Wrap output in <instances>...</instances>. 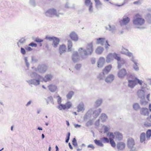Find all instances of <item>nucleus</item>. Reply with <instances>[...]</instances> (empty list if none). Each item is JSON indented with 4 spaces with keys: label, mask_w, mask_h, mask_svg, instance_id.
<instances>
[{
    "label": "nucleus",
    "mask_w": 151,
    "mask_h": 151,
    "mask_svg": "<svg viewBox=\"0 0 151 151\" xmlns=\"http://www.w3.org/2000/svg\"><path fill=\"white\" fill-rule=\"evenodd\" d=\"M130 18L128 17H126L122 20L120 22L123 24H126L130 21Z\"/></svg>",
    "instance_id": "19"
},
{
    "label": "nucleus",
    "mask_w": 151,
    "mask_h": 151,
    "mask_svg": "<svg viewBox=\"0 0 151 151\" xmlns=\"http://www.w3.org/2000/svg\"><path fill=\"white\" fill-rule=\"evenodd\" d=\"M144 127H149L151 126V123L145 122L144 124Z\"/></svg>",
    "instance_id": "44"
},
{
    "label": "nucleus",
    "mask_w": 151,
    "mask_h": 151,
    "mask_svg": "<svg viewBox=\"0 0 151 151\" xmlns=\"http://www.w3.org/2000/svg\"><path fill=\"white\" fill-rule=\"evenodd\" d=\"M105 39L103 38H99L97 39V43L98 44H103L104 42L105 41Z\"/></svg>",
    "instance_id": "26"
},
{
    "label": "nucleus",
    "mask_w": 151,
    "mask_h": 151,
    "mask_svg": "<svg viewBox=\"0 0 151 151\" xmlns=\"http://www.w3.org/2000/svg\"><path fill=\"white\" fill-rule=\"evenodd\" d=\"M127 146L130 151H135L136 148L134 147L135 142L134 139L132 138H128L127 140Z\"/></svg>",
    "instance_id": "4"
},
{
    "label": "nucleus",
    "mask_w": 151,
    "mask_h": 151,
    "mask_svg": "<svg viewBox=\"0 0 151 151\" xmlns=\"http://www.w3.org/2000/svg\"><path fill=\"white\" fill-rule=\"evenodd\" d=\"M139 1H137L134 2L133 3L134 4H139Z\"/></svg>",
    "instance_id": "58"
},
{
    "label": "nucleus",
    "mask_w": 151,
    "mask_h": 151,
    "mask_svg": "<svg viewBox=\"0 0 151 151\" xmlns=\"http://www.w3.org/2000/svg\"><path fill=\"white\" fill-rule=\"evenodd\" d=\"M133 22L135 25L141 26L145 23V20L141 15L139 14H137L135 15Z\"/></svg>",
    "instance_id": "2"
},
{
    "label": "nucleus",
    "mask_w": 151,
    "mask_h": 151,
    "mask_svg": "<svg viewBox=\"0 0 151 151\" xmlns=\"http://www.w3.org/2000/svg\"><path fill=\"white\" fill-rule=\"evenodd\" d=\"M69 145L70 148L71 149H72L73 148H72V147L71 146V145H70V143H69Z\"/></svg>",
    "instance_id": "63"
},
{
    "label": "nucleus",
    "mask_w": 151,
    "mask_h": 151,
    "mask_svg": "<svg viewBox=\"0 0 151 151\" xmlns=\"http://www.w3.org/2000/svg\"><path fill=\"white\" fill-rule=\"evenodd\" d=\"M114 79V76L113 75H109L106 78L105 81L107 83L111 82Z\"/></svg>",
    "instance_id": "18"
},
{
    "label": "nucleus",
    "mask_w": 151,
    "mask_h": 151,
    "mask_svg": "<svg viewBox=\"0 0 151 151\" xmlns=\"http://www.w3.org/2000/svg\"><path fill=\"white\" fill-rule=\"evenodd\" d=\"M31 103V101H29L28 103H27V104H26V106H28V105H29Z\"/></svg>",
    "instance_id": "61"
},
{
    "label": "nucleus",
    "mask_w": 151,
    "mask_h": 151,
    "mask_svg": "<svg viewBox=\"0 0 151 151\" xmlns=\"http://www.w3.org/2000/svg\"><path fill=\"white\" fill-rule=\"evenodd\" d=\"M56 151H58V148L57 145L56 146Z\"/></svg>",
    "instance_id": "64"
},
{
    "label": "nucleus",
    "mask_w": 151,
    "mask_h": 151,
    "mask_svg": "<svg viewBox=\"0 0 151 151\" xmlns=\"http://www.w3.org/2000/svg\"><path fill=\"white\" fill-rule=\"evenodd\" d=\"M21 52L22 53L23 55H24L26 53V52H25V50L23 48H22V47H21Z\"/></svg>",
    "instance_id": "49"
},
{
    "label": "nucleus",
    "mask_w": 151,
    "mask_h": 151,
    "mask_svg": "<svg viewBox=\"0 0 151 151\" xmlns=\"http://www.w3.org/2000/svg\"><path fill=\"white\" fill-rule=\"evenodd\" d=\"M78 111H81L84 110L83 106L79 105L78 106Z\"/></svg>",
    "instance_id": "41"
},
{
    "label": "nucleus",
    "mask_w": 151,
    "mask_h": 151,
    "mask_svg": "<svg viewBox=\"0 0 151 151\" xmlns=\"http://www.w3.org/2000/svg\"><path fill=\"white\" fill-rule=\"evenodd\" d=\"M150 94H148L147 96V98L148 101H149V98H150Z\"/></svg>",
    "instance_id": "56"
},
{
    "label": "nucleus",
    "mask_w": 151,
    "mask_h": 151,
    "mask_svg": "<svg viewBox=\"0 0 151 151\" xmlns=\"http://www.w3.org/2000/svg\"><path fill=\"white\" fill-rule=\"evenodd\" d=\"M115 137L116 139L118 140H120L123 138L122 134L119 132H116L114 133Z\"/></svg>",
    "instance_id": "17"
},
{
    "label": "nucleus",
    "mask_w": 151,
    "mask_h": 151,
    "mask_svg": "<svg viewBox=\"0 0 151 151\" xmlns=\"http://www.w3.org/2000/svg\"><path fill=\"white\" fill-rule=\"evenodd\" d=\"M47 69V67L45 65H42L39 66L37 68L38 71L41 73H43L45 72Z\"/></svg>",
    "instance_id": "12"
},
{
    "label": "nucleus",
    "mask_w": 151,
    "mask_h": 151,
    "mask_svg": "<svg viewBox=\"0 0 151 151\" xmlns=\"http://www.w3.org/2000/svg\"><path fill=\"white\" fill-rule=\"evenodd\" d=\"M70 132H68V133L66 137V142L68 143L70 137Z\"/></svg>",
    "instance_id": "43"
},
{
    "label": "nucleus",
    "mask_w": 151,
    "mask_h": 151,
    "mask_svg": "<svg viewBox=\"0 0 151 151\" xmlns=\"http://www.w3.org/2000/svg\"><path fill=\"white\" fill-rule=\"evenodd\" d=\"M75 127L76 128L79 127H81V126L78 124H76L75 125Z\"/></svg>",
    "instance_id": "57"
},
{
    "label": "nucleus",
    "mask_w": 151,
    "mask_h": 151,
    "mask_svg": "<svg viewBox=\"0 0 151 151\" xmlns=\"http://www.w3.org/2000/svg\"><path fill=\"white\" fill-rule=\"evenodd\" d=\"M36 76H38L37 77L39 79L36 80V82L34 83V84L35 85H39L40 84V81L39 80L41 78V76L40 75H37Z\"/></svg>",
    "instance_id": "33"
},
{
    "label": "nucleus",
    "mask_w": 151,
    "mask_h": 151,
    "mask_svg": "<svg viewBox=\"0 0 151 151\" xmlns=\"http://www.w3.org/2000/svg\"><path fill=\"white\" fill-rule=\"evenodd\" d=\"M57 97L58 98L57 101L58 103L59 104H61L62 102L61 97L59 95Z\"/></svg>",
    "instance_id": "40"
},
{
    "label": "nucleus",
    "mask_w": 151,
    "mask_h": 151,
    "mask_svg": "<svg viewBox=\"0 0 151 151\" xmlns=\"http://www.w3.org/2000/svg\"><path fill=\"white\" fill-rule=\"evenodd\" d=\"M115 59L118 61H120L121 60L120 58L118 55L115 53H110L107 56L106 58V61L107 63H110L111 61Z\"/></svg>",
    "instance_id": "3"
},
{
    "label": "nucleus",
    "mask_w": 151,
    "mask_h": 151,
    "mask_svg": "<svg viewBox=\"0 0 151 151\" xmlns=\"http://www.w3.org/2000/svg\"><path fill=\"white\" fill-rule=\"evenodd\" d=\"M103 50V48L101 47H99L96 49V52L98 54H101Z\"/></svg>",
    "instance_id": "25"
},
{
    "label": "nucleus",
    "mask_w": 151,
    "mask_h": 151,
    "mask_svg": "<svg viewBox=\"0 0 151 151\" xmlns=\"http://www.w3.org/2000/svg\"><path fill=\"white\" fill-rule=\"evenodd\" d=\"M74 94V92L73 91H70L67 94L66 96L68 99H70Z\"/></svg>",
    "instance_id": "29"
},
{
    "label": "nucleus",
    "mask_w": 151,
    "mask_h": 151,
    "mask_svg": "<svg viewBox=\"0 0 151 151\" xmlns=\"http://www.w3.org/2000/svg\"><path fill=\"white\" fill-rule=\"evenodd\" d=\"M73 144L75 146L77 145V142L76 139L75 138H74L73 139V140L72 141Z\"/></svg>",
    "instance_id": "48"
},
{
    "label": "nucleus",
    "mask_w": 151,
    "mask_h": 151,
    "mask_svg": "<svg viewBox=\"0 0 151 151\" xmlns=\"http://www.w3.org/2000/svg\"><path fill=\"white\" fill-rule=\"evenodd\" d=\"M48 87L49 90L52 92H54L57 89V86L55 85L51 84L49 85Z\"/></svg>",
    "instance_id": "15"
},
{
    "label": "nucleus",
    "mask_w": 151,
    "mask_h": 151,
    "mask_svg": "<svg viewBox=\"0 0 151 151\" xmlns=\"http://www.w3.org/2000/svg\"><path fill=\"white\" fill-rule=\"evenodd\" d=\"M149 109L150 111H151V104H150L149 105Z\"/></svg>",
    "instance_id": "60"
},
{
    "label": "nucleus",
    "mask_w": 151,
    "mask_h": 151,
    "mask_svg": "<svg viewBox=\"0 0 151 151\" xmlns=\"http://www.w3.org/2000/svg\"><path fill=\"white\" fill-rule=\"evenodd\" d=\"M91 63H92V64H94L95 63V60L94 59H92L91 60Z\"/></svg>",
    "instance_id": "59"
},
{
    "label": "nucleus",
    "mask_w": 151,
    "mask_h": 151,
    "mask_svg": "<svg viewBox=\"0 0 151 151\" xmlns=\"http://www.w3.org/2000/svg\"><path fill=\"white\" fill-rule=\"evenodd\" d=\"M52 76L51 74H47L45 75L43 78L44 81L45 82L50 81L52 78Z\"/></svg>",
    "instance_id": "20"
},
{
    "label": "nucleus",
    "mask_w": 151,
    "mask_h": 151,
    "mask_svg": "<svg viewBox=\"0 0 151 151\" xmlns=\"http://www.w3.org/2000/svg\"><path fill=\"white\" fill-rule=\"evenodd\" d=\"M110 142L111 146L113 147H115L116 146V144L113 139H110L109 140Z\"/></svg>",
    "instance_id": "35"
},
{
    "label": "nucleus",
    "mask_w": 151,
    "mask_h": 151,
    "mask_svg": "<svg viewBox=\"0 0 151 151\" xmlns=\"http://www.w3.org/2000/svg\"><path fill=\"white\" fill-rule=\"evenodd\" d=\"M147 103V102H145L144 101H142L141 102V105H143L145 104H146Z\"/></svg>",
    "instance_id": "54"
},
{
    "label": "nucleus",
    "mask_w": 151,
    "mask_h": 151,
    "mask_svg": "<svg viewBox=\"0 0 151 151\" xmlns=\"http://www.w3.org/2000/svg\"><path fill=\"white\" fill-rule=\"evenodd\" d=\"M81 66V65L80 64H77L76 65V69H78V68H80Z\"/></svg>",
    "instance_id": "53"
},
{
    "label": "nucleus",
    "mask_w": 151,
    "mask_h": 151,
    "mask_svg": "<svg viewBox=\"0 0 151 151\" xmlns=\"http://www.w3.org/2000/svg\"><path fill=\"white\" fill-rule=\"evenodd\" d=\"M109 130V129L108 128L106 127H104V132H106L108 131Z\"/></svg>",
    "instance_id": "50"
},
{
    "label": "nucleus",
    "mask_w": 151,
    "mask_h": 151,
    "mask_svg": "<svg viewBox=\"0 0 151 151\" xmlns=\"http://www.w3.org/2000/svg\"><path fill=\"white\" fill-rule=\"evenodd\" d=\"M127 74V70L125 69H122L119 70L118 73V77L120 78H124Z\"/></svg>",
    "instance_id": "8"
},
{
    "label": "nucleus",
    "mask_w": 151,
    "mask_h": 151,
    "mask_svg": "<svg viewBox=\"0 0 151 151\" xmlns=\"http://www.w3.org/2000/svg\"><path fill=\"white\" fill-rule=\"evenodd\" d=\"M91 3H92L90 0H85V4L87 6L91 5Z\"/></svg>",
    "instance_id": "38"
},
{
    "label": "nucleus",
    "mask_w": 151,
    "mask_h": 151,
    "mask_svg": "<svg viewBox=\"0 0 151 151\" xmlns=\"http://www.w3.org/2000/svg\"><path fill=\"white\" fill-rule=\"evenodd\" d=\"M105 62V58L102 57L100 58L97 63L98 67L99 68L102 67L104 64Z\"/></svg>",
    "instance_id": "11"
},
{
    "label": "nucleus",
    "mask_w": 151,
    "mask_h": 151,
    "mask_svg": "<svg viewBox=\"0 0 151 151\" xmlns=\"http://www.w3.org/2000/svg\"><path fill=\"white\" fill-rule=\"evenodd\" d=\"M112 68V66L111 65H109L106 66L103 70V73H108L111 70Z\"/></svg>",
    "instance_id": "13"
},
{
    "label": "nucleus",
    "mask_w": 151,
    "mask_h": 151,
    "mask_svg": "<svg viewBox=\"0 0 151 151\" xmlns=\"http://www.w3.org/2000/svg\"><path fill=\"white\" fill-rule=\"evenodd\" d=\"M107 118V116L106 114H102L101 115L100 119L102 122L105 121Z\"/></svg>",
    "instance_id": "24"
},
{
    "label": "nucleus",
    "mask_w": 151,
    "mask_h": 151,
    "mask_svg": "<svg viewBox=\"0 0 151 151\" xmlns=\"http://www.w3.org/2000/svg\"><path fill=\"white\" fill-rule=\"evenodd\" d=\"M95 143L97 145L100 146H102L103 144L99 140L95 139L94 140Z\"/></svg>",
    "instance_id": "31"
},
{
    "label": "nucleus",
    "mask_w": 151,
    "mask_h": 151,
    "mask_svg": "<svg viewBox=\"0 0 151 151\" xmlns=\"http://www.w3.org/2000/svg\"><path fill=\"white\" fill-rule=\"evenodd\" d=\"M145 134L144 132L141 133L140 136V141L141 142H143L145 140Z\"/></svg>",
    "instance_id": "23"
},
{
    "label": "nucleus",
    "mask_w": 151,
    "mask_h": 151,
    "mask_svg": "<svg viewBox=\"0 0 151 151\" xmlns=\"http://www.w3.org/2000/svg\"><path fill=\"white\" fill-rule=\"evenodd\" d=\"M29 45L32 47H36L37 46V44L36 43H34L33 42L31 43Z\"/></svg>",
    "instance_id": "46"
},
{
    "label": "nucleus",
    "mask_w": 151,
    "mask_h": 151,
    "mask_svg": "<svg viewBox=\"0 0 151 151\" xmlns=\"http://www.w3.org/2000/svg\"><path fill=\"white\" fill-rule=\"evenodd\" d=\"M72 106V104L70 101L67 102L65 104H60L58 106V108L60 110H65L70 109Z\"/></svg>",
    "instance_id": "5"
},
{
    "label": "nucleus",
    "mask_w": 151,
    "mask_h": 151,
    "mask_svg": "<svg viewBox=\"0 0 151 151\" xmlns=\"http://www.w3.org/2000/svg\"><path fill=\"white\" fill-rule=\"evenodd\" d=\"M94 1L96 3V6L98 8L101 7L102 4L99 0H94Z\"/></svg>",
    "instance_id": "28"
},
{
    "label": "nucleus",
    "mask_w": 151,
    "mask_h": 151,
    "mask_svg": "<svg viewBox=\"0 0 151 151\" xmlns=\"http://www.w3.org/2000/svg\"><path fill=\"white\" fill-rule=\"evenodd\" d=\"M133 107L134 109L137 110L140 108V106L137 104H135L133 106Z\"/></svg>",
    "instance_id": "34"
},
{
    "label": "nucleus",
    "mask_w": 151,
    "mask_h": 151,
    "mask_svg": "<svg viewBox=\"0 0 151 151\" xmlns=\"http://www.w3.org/2000/svg\"><path fill=\"white\" fill-rule=\"evenodd\" d=\"M66 122L67 125H68V126H69L70 125V124H69V123L68 121H66Z\"/></svg>",
    "instance_id": "62"
},
{
    "label": "nucleus",
    "mask_w": 151,
    "mask_h": 151,
    "mask_svg": "<svg viewBox=\"0 0 151 151\" xmlns=\"http://www.w3.org/2000/svg\"><path fill=\"white\" fill-rule=\"evenodd\" d=\"M129 78H131V80H128V86L131 88H133L136 85L137 83L140 85H142V81L141 80L138 79L134 76L130 75L128 77Z\"/></svg>",
    "instance_id": "1"
},
{
    "label": "nucleus",
    "mask_w": 151,
    "mask_h": 151,
    "mask_svg": "<svg viewBox=\"0 0 151 151\" xmlns=\"http://www.w3.org/2000/svg\"><path fill=\"white\" fill-rule=\"evenodd\" d=\"M72 47V43L70 41H68V50L70 51L71 50Z\"/></svg>",
    "instance_id": "27"
},
{
    "label": "nucleus",
    "mask_w": 151,
    "mask_h": 151,
    "mask_svg": "<svg viewBox=\"0 0 151 151\" xmlns=\"http://www.w3.org/2000/svg\"><path fill=\"white\" fill-rule=\"evenodd\" d=\"M101 140L104 143H106V142L109 143V139L106 137H104L103 138L101 139Z\"/></svg>",
    "instance_id": "37"
},
{
    "label": "nucleus",
    "mask_w": 151,
    "mask_h": 151,
    "mask_svg": "<svg viewBox=\"0 0 151 151\" xmlns=\"http://www.w3.org/2000/svg\"><path fill=\"white\" fill-rule=\"evenodd\" d=\"M69 36L70 39L73 40L77 41L78 38L77 35L74 32H72L70 34Z\"/></svg>",
    "instance_id": "9"
},
{
    "label": "nucleus",
    "mask_w": 151,
    "mask_h": 151,
    "mask_svg": "<svg viewBox=\"0 0 151 151\" xmlns=\"http://www.w3.org/2000/svg\"><path fill=\"white\" fill-rule=\"evenodd\" d=\"M102 103V100L101 99L97 100L96 102V105L97 106H99Z\"/></svg>",
    "instance_id": "42"
},
{
    "label": "nucleus",
    "mask_w": 151,
    "mask_h": 151,
    "mask_svg": "<svg viewBox=\"0 0 151 151\" xmlns=\"http://www.w3.org/2000/svg\"><path fill=\"white\" fill-rule=\"evenodd\" d=\"M107 135L109 136V140L110 139H113L115 137V135H114L113 133L112 132L109 133Z\"/></svg>",
    "instance_id": "30"
},
{
    "label": "nucleus",
    "mask_w": 151,
    "mask_h": 151,
    "mask_svg": "<svg viewBox=\"0 0 151 151\" xmlns=\"http://www.w3.org/2000/svg\"><path fill=\"white\" fill-rule=\"evenodd\" d=\"M134 63L135 64L134 66L133 67L134 69L136 70H139V68L137 66V63L136 61H134Z\"/></svg>",
    "instance_id": "36"
},
{
    "label": "nucleus",
    "mask_w": 151,
    "mask_h": 151,
    "mask_svg": "<svg viewBox=\"0 0 151 151\" xmlns=\"http://www.w3.org/2000/svg\"><path fill=\"white\" fill-rule=\"evenodd\" d=\"M146 138L149 139L151 136V129L148 130L146 132Z\"/></svg>",
    "instance_id": "32"
},
{
    "label": "nucleus",
    "mask_w": 151,
    "mask_h": 151,
    "mask_svg": "<svg viewBox=\"0 0 151 151\" xmlns=\"http://www.w3.org/2000/svg\"><path fill=\"white\" fill-rule=\"evenodd\" d=\"M117 147L119 150H122L124 149L125 147V144L123 142H120L117 144Z\"/></svg>",
    "instance_id": "14"
},
{
    "label": "nucleus",
    "mask_w": 151,
    "mask_h": 151,
    "mask_svg": "<svg viewBox=\"0 0 151 151\" xmlns=\"http://www.w3.org/2000/svg\"><path fill=\"white\" fill-rule=\"evenodd\" d=\"M46 13L51 15H57V12L56 10L54 9H50L48 10L46 12Z\"/></svg>",
    "instance_id": "16"
},
{
    "label": "nucleus",
    "mask_w": 151,
    "mask_h": 151,
    "mask_svg": "<svg viewBox=\"0 0 151 151\" xmlns=\"http://www.w3.org/2000/svg\"><path fill=\"white\" fill-rule=\"evenodd\" d=\"M127 55L129 57L131 56L132 55V54L129 52H127Z\"/></svg>",
    "instance_id": "55"
},
{
    "label": "nucleus",
    "mask_w": 151,
    "mask_h": 151,
    "mask_svg": "<svg viewBox=\"0 0 151 151\" xmlns=\"http://www.w3.org/2000/svg\"><path fill=\"white\" fill-rule=\"evenodd\" d=\"M88 147H90L92 148V149H93L94 148V147L93 146V145L92 144H90L88 145Z\"/></svg>",
    "instance_id": "52"
},
{
    "label": "nucleus",
    "mask_w": 151,
    "mask_h": 151,
    "mask_svg": "<svg viewBox=\"0 0 151 151\" xmlns=\"http://www.w3.org/2000/svg\"><path fill=\"white\" fill-rule=\"evenodd\" d=\"M84 52L85 55H91L93 52V44L92 43L88 44L86 50H84Z\"/></svg>",
    "instance_id": "6"
},
{
    "label": "nucleus",
    "mask_w": 151,
    "mask_h": 151,
    "mask_svg": "<svg viewBox=\"0 0 151 151\" xmlns=\"http://www.w3.org/2000/svg\"><path fill=\"white\" fill-rule=\"evenodd\" d=\"M79 58L78 53L76 52L74 53L72 56V60L73 61L75 62H76Z\"/></svg>",
    "instance_id": "22"
},
{
    "label": "nucleus",
    "mask_w": 151,
    "mask_h": 151,
    "mask_svg": "<svg viewBox=\"0 0 151 151\" xmlns=\"http://www.w3.org/2000/svg\"><path fill=\"white\" fill-rule=\"evenodd\" d=\"M66 50V47L65 45H63L60 46L59 50L61 54L65 52Z\"/></svg>",
    "instance_id": "21"
},
{
    "label": "nucleus",
    "mask_w": 151,
    "mask_h": 151,
    "mask_svg": "<svg viewBox=\"0 0 151 151\" xmlns=\"http://www.w3.org/2000/svg\"><path fill=\"white\" fill-rule=\"evenodd\" d=\"M140 113L145 116H148L150 114L148 109L145 108H142L140 109Z\"/></svg>",
    "instance_id": "10"
},
{
    "label": "nucleus",
    "mask_w": 151,
    "mask_h": 151,
    "mask_svg": "<svg viewBox=\"0 0 151 151\" xmlns=\"http://www.w3.org/2000/svg\"><path fill=\"white\" fill-rule=\"evenodd\" d=\"M125 62L124 60H122L121 61V63H118V68H120L121 67L122 65L125 64Z\"/></svg>",
    "instance_id": "39"
},
{
    "label": "nucleus",
    "mask_w": 151,
    "mask_h": 151,
    "mask_svg": "<svg viewBox=\"0 0 151 151\" xmlns=\"http://www.w3.org/2000/svg\"><path fill=\"white\" fill-rule=\"evenodd\" d=\"M25 49L26 50L28 51H31L32 50V49L29 47H27L25 48Z\"/></svg>",
    "instance_id": "51"
},
{
    "label": "nucleus",
    "mask_w": 151,
    "mask_h": 151,
    "mask_svg": "<svg viewBox=\"0 0 151 151\" xmlns=\"http://www.w3.org/2000/svg\"><path fill=\"white\" fill-rule=\"evenodd\" d=\"M35 42H41L43 41V40L41 39L36 38L35 40Z\"/></svg>",
    "instance_id": "47"
},
{
    "label": "nucleus",
    "mask_w": 151,
    "mask_h": 151,
    "mask_svg": "<svg viewBox=\"0 0 151 151\" xmlns=\"http://www.w3.org/2000/svg\"><path fill=\"white\" fill-rule=\"evenodd\" d=\"M92 3H91V4L90 5H89V11L91 12H92L93 11V9L92 8Z\"/></svg>",
    "instance_id": "45"
},
{
    "label": "nucleus",
    "mask_w": 151,
    "mask_h": 151,
    "mask_svg": "<svg viewBox=\"0 0 151 151\" xmlns=\"http://www.w3.org/2000/svg\"><path fill=\"white\" fill-rule=\"evenodd\" d=\"M48 39L50 40H52V45L54 47H57L60 42L59 39L58 38L55 37H48Z\"/></svg>",
    "instance_id": "7"
}]
</instances>
